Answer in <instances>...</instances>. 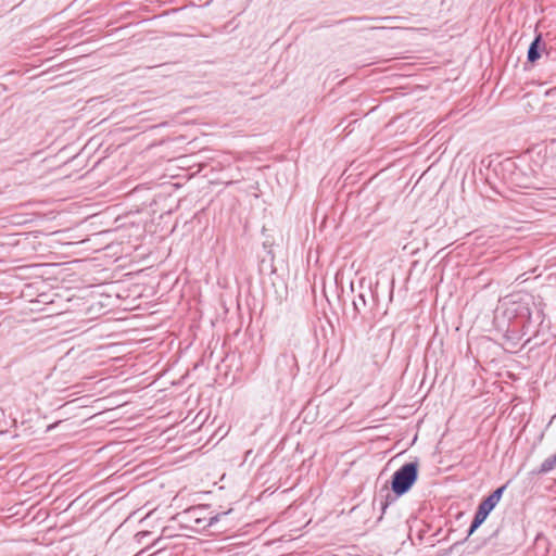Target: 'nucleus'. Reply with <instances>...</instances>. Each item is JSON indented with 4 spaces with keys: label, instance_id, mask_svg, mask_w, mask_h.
Masks as SVG:
<instances>
[{
    "label": "nucleus",
    "instance_id": "ddd939ff",
    "mask_svg": "<svg viewBox=\"0 0 556 556\" xmlns=\"http://www.w3.org/2000/svg\"><path fill=\"white\" fill-rule=\"evenodd\" d=\"M442 532V529H438L433 534H431L429 538H428V541L430 543V546H434L435 545V538H438Z\"/></svg>",
    "mask_w": 556,
    "mask_h": 556
},
{
    "label": "nucleus",
    "instance_id": "1a4fd4ad",
    "mask_svg": "<svg viewBox=\"0 0 556 556\" xmlns=\"http://www.w3.org/2000/svg\"><path fill=\"white\" fill-rule=\"evenodd\" d=\"M545 50V42L543 41L542 35L538 34L528 48L527 61L534 64L542 55Z\"/></svg>",
    "mask_w": 556,
    "mask_h": 556
},
{
    "label": "nucleus",
    "instance_id": "2eb2a0df",
    "mask_svg": "<svg viewBox=\"0 0 556 556\" xmlns=\"http://www.w3.org/2000/svg\"><path fill=\"white\" fill-rule=\"evenodd\" d=\"M542 344H544V341L535 342V345H542Z\"/></svg>",
    "mask_w": 556,
    "mask_h": 556
},
{
    "label": "nucleus",
    "instance_id": "f257e3e1",
    "mask_svg": "<svg viewBox=\"0 0 556 556\" xmlns=\"http://www.w3.org/2000/svg\"><path fill=\"white\" fill-rule=\"evenodd\" d=\"M548 149L540 150L535 155L522 154L507 157L496 163L491 162L494 175L507 186L508 189H542L545 178L549 176L553 165L545 161Z\"/></svg>",
    "mask_w": 556,
    "mask_h": 556
},
{
    "label": "nucleus",
    "instance_id": "dca6fc26",
    "mask_svg": "<svg viewBox=\"0 0 556 556\" xmlns=\"http://www.w3.org/2000/svg\"><path fill=\"white\" fill-rule=\"evenodd\" d=\"M546 56L549 58L551 56V52L549 51H546Z\"/></svg>",
    "mask_w": 556,
    "mask_h": 556
},
{
    "label": "nucleus",
    "instance_id": "f03ea898",
    "mask_svg": "<svg viewBox=\"0 0 556 556\" xmlns=\"http://www.w3.org/2000/svg\"><path fill=\"white\" fill-rule=\"evenodd\" d=\"M504 318L508 323L505 338L510 341H519L531 328L542 326L544 314L541 308L536 307L533 299L526 295L507 305Z\"/></svg>",
    "mask_w": 556,
    "mask_h": 556
},
{
    "label": "nucleus",
    "instance_id": "39448f33",
    "mask_svg": "<svg viewBox=\"0 0 556 556\" xmlns=\"http://www.w3.org/2000/svg\"><path fill=\"white\" fill-rule=\"evenodd\" d=\"M275 368L279 380L294 378L299 372L295 355L288 351L281 352L276 358Z\"/></svg>",
    "mask_w": 556,
    "mask_h": 556
},
{
    "label": "nucleus",
    "instance_id": "4468645a",
    "mask_svg": "<svg viewBox=\"0 0 556 556\" xmlns=\"http://www.w3.org/2000/svg\"><path fill=\"white\" fill-rule=\"evenodd\" d=\"M427 531H428V528L419 530L418 533H417V539L419 541H422L425 539V535H426Z\"/></svg>",
    "mask_w": 556,
    "mask_h": 556
},
{
    "label": "nucleus",
    "instance_id": "f3484780",
    "mask_svg": "<svg viewBox=\"0 0 556 556\" xmlns=\"http://www.w3.org/2000/svg\"><path fill=\"white\" fill-rule=\"evenodd\" d=\"M538 334H539V331L536 330V331L534 332V338H538Z\"/></svg>",
    "mask_w": 556,
    "mask_h": 556
},
{
    "label": "nucleus",
    "instance_id": "20e7f679",
    "mask_svg": "<svg viewBox=\"0 0 556 556\" xmlns=\"http://www.w3.org/2000/svg\"><path fill=\"white\" fill-rule=\"evenodd\" d=\"M419 476V462L415 458L413 462L403 464L391 476L390 485L392 492L397 495H405L417 482Z\"/></svg>",
    "mask_w": 556,
    "mask_h": 556
},
{
    "label": "nucleus",
    "instance_id": "423d86ee",
    "mask_svg": "<svg viewBox=\"0 0 556 556\" xmlns=\"http://www.w3.org/2000/svg\"><path fill=\"white\" fill-rule=\"evenodd\" d=\"M367 294L371 300V304L374 305V293L370 288L367 289L366 292H359L354 299H353V319L355 320L357 317L365 318L367 314V308H371V305L367 301Z\"/></svg>",
    "mask_w": 556,
    "mask_h": 556
},
{
    "label": "nucleus",
    "instance_id": "7ed1b4c3",
    "mask_svg": "<svg viewBox=\"0 0 556 556\" xmlns=\"http://www.w3.org/2000/svg\"><path fill=\"white\" fill-rule=\"evenodd\" d=\"M208 510L210 505H197L185 509L178 514V517L187 528L194 531H203L215 527L223 517L228 516L232 511V509H228L227 511L212 515Z\"/></svg>",
    "mask_w": 556,
    "mask_h": 556
},
{
    "label": "nucleus",
    "instance_id": "0eeeda50",
    "mask_svg": "<svg viewBox=\"0 0 556 556\" xmlns=\"http://www.w3.org/2000/svg\"><path fill=\"white\" fill-rule=\"evenodd\" d=\"M402 495H397L395 492H392L391 486L389 488L387 484L380 490L379 494L375 497L374 504L379 501L381 515H383L387 508L395 503ZM382 516L379 517L381 519Z\"/></svg>",
    "mask_w": 556,
    "mask_h": 556
},
{
    "label": "nucleus",
    "instance_id": "9b49d317",
    "mask_svg": "<svg viewBox=\"0 0 556 556\" xmlns=\"http://www.w3.org/2000/svg\"><path fill=\"white\" fill-rule=\"evenodd\" d=\"M556 467V454L547 457L538 469L532 470V475H545Z\"/></svg>",
    "mask_w": 556,
    "mask_h": 556
},
{
    "label": "nucleus",
    "instance_id": "6e6552de",
    "mask_svg": "<svg viewBox=\"0 0 556 556\" xmlns=\"http://www.w3.org/2000/svg\"><path fill=\"white\" fill-rule=\"evenodd\" d=\"M508 483H505L498 488H496L494 491H492L488 496L483 497L478 506L481 508H484L488 514H490L498 504L501 501Z\"/></svg>",
    "mask_w": 556,
    "mask_h": 556
},
{
    "label": "nucleus",
    "instance_id": "9d476101",
    "mask_svg": "<svg viewBox=\"0 0 556 556\" xmlns=\"http://www.w3.org/2000/svg\"><path fill=\"white\" fill-rule=\"evenodd\" d=\"M489 515L490 514H488L484 508H481L480 506L477 507L472 521L467 530L465 540H468L469 536H471L478 530V528L486 520Z\"/></svg>",
    "mask_w": 556,
    "mask_h": 556
},
{
    "label": "nucleus",
    "instance_id": "f8f14e48",
    "mask_svg": "<svg viewBox=\"0 0 556 556\" xmlns=\"http://www.w3.org/2000/svg\"><path fill=\"white\" fill-rule=\"evenodd\" d=\"M467 540L464 539L462 541L455 542L448 548L440 551V553L437 556H448V555H451L454 552V549L457 548V546L462 545Z\"/></svg>",
    "mask_w": 556,
    "mask_h": 556
}]
</instances>
